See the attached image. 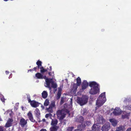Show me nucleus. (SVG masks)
Masks as SVG:
<instances>
[{
	"label": "nucleus",
	"instance_id": "7ed1b4c3",
	"mask_svg": "<svg viewBox=\"0 0 131 131\" xmlns=\"http://www.w3.org/2000/svg\"><path fill=\"white\" fill-rule=\"evenodd\" d=\"M56 114L57 117L60 120L63 119L66 116V112L63 109L59 110L57 111Z\"/></svg>",
	"mask_w": 131,
	"mask_h": 131
},
{
	"label": "nucleus",
	"instance_id": "79ce46f5",
	"mask_svg": "<svg viewBox=\"0 0 131 131\" xmlns=\"http://www.w3.org/2000/svg\"><path fill=\"white\" fill-rule=\"evenodd\" d=\"M125 107L127 109L129 110H131V105H130L127 106H126Z\"/></svg>",
	"mask_w": 131,
	"mask_h": 131
},
{
	"label": "nucleus",
	"instance_id": "6ab92c4d",
	"mask_svg": "<svg viewBox=\"0 0 131 131\" xmlns=\"http://www.w3.org/2000/svg\"><path fill=\"white\" fill-rule=\"evenodd\" d=\"M125 114L124 115H122V118L123 119L125 118L128 119V116L130 115V113H127L125 112Z\"/></svg>",
	"mask_w": 131,
	"mask_h": 131
},
{
	"label": "nucleus",
	"instance_id": "20e7f679",
	"mask_svg": "<svg viewBox=\"0 0 131 131\" xmlns=\"http://www.w3.org/2000/svg\"><path fill=\"white\" fill-rule=\"evenodd\" d=\"M99 86L94 87L90 89L89 93L92 94H95L99 92Z\"/></svg>",
	"mask_w": 131,
	"mask_h": 131
},
{
	"label": "nucleus",
	"instance_id": "4c0bfd02",
	"mask_svg": "<svg viewBox=\"0 0 131 131\" xmlns=\"http://www.w3.org/2000/svg\"><path fill=\"white\" fill-rule=\"evenodd\" d=\"M64 98L63 97H62L61 99V101L60 102V104L62 105L64 103Z\"/></svg>",
	"mask_w": 131,
	"mask_h": 131
},
{
	"label": "nucleus",
	"instance_id": "c85d7f7f",
	"mask_svg": "<svg viewBox=\"0 0 131 131\" xmlns=\"http://www.w3.org/2000/svg\"><path fill=\"white\" fill-rule=\"evenodd\" d=\"M49 103V100L48 99H46L44 103V105L45 106H48Z\"/></svg>",
	"mask_w": 131,
	"mask_h": 131
},
{
	"label": "nucleus",
	"instance_id": "09e8293b",
	"mask_svg": "<svg viewBox=\"0 0 131 131\" xmlns=\"http://www.w3.org/2000/svg\"><path fill=\"white\" fill-rule=\"evenodd\" d=\"M48 72V75H49V76H51V71H49V72Z\"/></svg>",
	"mask_w": 131,
	"mask_h": 131
},
{
	"label": "nucleus",
	"instance_id": "4468645a",
	"mask_svg": "<svg viewBox=\"0 0 131 131\" xmlns=\"http://www.w3.org/2000/svg\"><path fill=\"white\" fill-rule=\"evenodd\" d=\"M27 116H28L29 119L31 122L35 123L36 122V121L34 119L32 115L30 112H29L27 114Z\"/></svg>",
	"mask_w": 131,
	"mask_h": 131
},
{
	"label": "nucleus",
	"instance_id": "2eb2a0df",
	"mask_svg": "<svg viewBox=\"0 0 131 131\" xmlns=\"http://www.w3.org/2000/svg\"><path fill=\"white\" fill-rule=\"evenodd\" d=\"M89 86L91 88H92L94 87L99 86V84L95 81L90 82L89 83Z\"/></svg>",
	"mask_w": 131,
	"mask_h": 131
},
{
	"label": "nucleus",
	"instance_id": "0eeeda50",
	"mask_svg": "<svg viewBox=\"0 0 131 131\" xmlns=\"http://www.w3.org/2000/svg\"><path fill=\"white\" fill-rule=\"evenodd\" d=\"M110 124L109 123H106L102 127V131H108L110 128Z\"/></svg>",
	"mask_w": 131,
	"mask_h": 131
},
{
	"label": "nucleus",
	"instance_id": "ea45409f",
	"mask_svg": "<svg viewBox=\"0 0 131 131\" xmlns=\"http://www.w3.org/2000/svg\"><path fill=\"white\" fill-rule=\"evenodd\" d=\"M37 70V68L35 67L34 68L32 69H30L28 71V72H29V71L31 72L32 71H36Z\"/></svg>",
	"mask_w": 131,
	"mask_h": 131
},
{
	"label": "nucleus",
	"instance_id": "f257e3e1",
	"mask_svg": "<svg viewBox=\"0 0 131 131\" xmlns=\"http://www.w3.org/2000/svg\"><path fill=\"white\" fill-rule=\"evenodd\" d=\"M106 100L105 97V92L102 93L98 98L96 101V105L98 106H102L105 102Z\"/></svg>",
	"mask_w": 131,
	"mask_h": 131
},
{
	"label": "nucleus",
	"instance_id": "a211bd4d",
	"mask_svg": "<svg viewBox=\"0 0 131 131\" xmlns=\"http://www.w3.org/2000/svg\"><path fill=\"white\" fill-rule=\"evenodd\" d=\"M35 76L38 79H43V75L41 73L38 72L35 74Z\"/></svg>",
	"mask_w": 131,
	"mask_h": 131
},
{
	"label": "nucleus",
	"instance_id": "c756f323",
	"mask_svg": "<svg viewBox=\"0 0 131 131\" xmlns=\"http://www.w3.org/2000/svg\"><path fill=\"white\" fill-rule=\"evenodd\" d=\"M73 128V127H68L66 128V131H72Z\"/></svg>",
	"mask_w": 131,
	"mask_h": 131
},
{
	"label": "nucleus",
	"instance_id": "c03bdc74",
	"mask_svg": "<svg viewBox=\"0 0 131 131\" xmlns=\"http://www.w3.org/2000/svg\"><path fill=\"white\" fill-rule=\"evenodd\" d=\"M0 131H3V128L2 126H0Z\"/></svg>",
	"mask_w": 131,
	"mask_h": 131
},
{
	"label": "nucleus",
	"instance_id": "393cba45",
	"mask_svg": "<svg viewBox=\"0 0 131 131\" xmlns=\"http://www.w3.org/2000/svg\"><path fill=\"white\" fill-rule=\"evenodd\" d=\"M78 86H79L76 83H74L73 84L72 90L74 92L76 91L77 89L78 88Z\"/></svg>",
	"mask_w": 131,
	"mask_h": 131
},
{
	"label": "nucleus",
	"instance_id": "a878e982",
	"mask_svg": "<svg viewBox=\"0 0 131 131\" xmlns=\"http://www.w3.org/2000/svg\"><path fill=\"white\" fill-rule=\"evenodd\" d=\"M42 97L44 99L46 98L48 96V94L46 91H44L42 93Z\"/></svg>",
	"mask_w": 131,
	"mask_h": 131
},
{
	"label": "nucleus",
	"instance_id": "58836bf2",
	"mask_svg": "<svg viewBox=\"0 0 131 131\" xmlns=\"http://www.w3.org/2000/svg\"><path fill=\"white\" fill-rule=\"evenodd\" d=\"M55 106V103L54 102H52L51 103L49 106L50 107L53 108Z\"/></svg>",
	"mask_w": 131,
	"mask_h": 131
},
{
	"label": "nucleus",
	"instance_id": "4be33fe9",
	"mask_svg": "<svg viewBox=\"0 0 131 131\" xmlns=\"http://www.w3.org/2000/svg\"><path fill=\"white\" fill-rule=\"evenodd\" d=\"M58 127L57 126H52L50 128V131H57Z\"/></svg>",
	"mask_w": 131,
	"mask_h": 131
},
{
	"label": "nucleus",
	"instance_id": "37998d69",
	"mask_svg": "<svg viewBox=\"0 0 131 131\" xmlns=\"http://www.w3.org/2000/svg\"><path fill=\"white\" fill-rule=\"evenodd\" d=\"M52 114H47L45 115V117L46 118H48L49 116H51Z\"/></svg>",
	"mask_w": 131,
	"mask_h": 131
},
{
	"label": "nucleus",
	"instance_id": "b1692460",
	"mask_svg": "<svg viewBox=\"0 0 131 131\" xmlns=\"http://www.w3.org/2000/svg\"><path fill=\"white\" fill-rule=\"evenodd\" d=\"M110 121L111 123L114 126H116L117 124L116 121L114 119H110Z\"/></svg>",
	"mask_w": 131,
	"mask_h": 131
},
{
	"label": "nucleus",
	"instance_id": "6e6552de",
	"mask_svg": "<svg viewBox=\"0 0 131 131\" xmlns=\"http://www.w3.org/2000/svg\"><path fill=\"white\" fill-rule=\"evenodd\" d=\"M32 107H38L40 103L35 100H32L30 103Z\"/></svg>",
	"mask_w": 131,
	"mask_h": 131
},
{
	"label": "nucleus",
	"instance_id": "7c9ffc66",
	"mask_svg": "<svg viewBox=\"0 0 131 131\" xmlns=\"http://www.w3.org/2000/svg\"><path fill=\"white\" fill-rule=\"evenodd\" d=\"M52 108L49 106V108H47V111L50 113H52L53 112V110L52 109Z\"/></svg>",
	"mask_w": 131,
	"mask_h": 131
},
{
	"label": "nucleus",
	"instance_id": "5fc2aeb1",
	"mask_svg": "<svg viewBox=\"0 0 131 131\" xmlns=\"http://www.w3.org/2000/svg\"><path fill=\"white\" fill-rule=\"evenodd\" d=\"M41 121H40V120H39V121H38V122H40Z\"/></svg>",
	"mask_w": 131,
	"mask_h": 131
},
{
	"label": "nucleus",
	"instance_id": "72a5a7b5",
	"mask_svg": "<svg viewBox=\"0 0 131 131\" xmlns=\"http://www.w3.org/2000/svg\"><path fill=\"white\" fill-rule=\"evenodd\" d=\"M30 98V95H27V99L28 101V102L29 103H30V102H31V101H31Z\"/></svg>",
	"mask_w": 131,
	"mask_h": 131
},
{
	"label": "nucleus",
	"instance_id": "423d86ee",
	"mask_svg": "<svg viewBox=\"0 0 131 131\" xmlns=\"http://www.w3.org/2000/svg\"><path fill=\"white\" fill-rule=\"evenodd\" d=\"M75 121L77 122L82 123L84 121V118L82 116L78 115L75 117Z\"/></svg>",
	"mask_w": 131,
	"mask_h": 131
},
{
	"label": "nucleus",
	"instance_id": "603ef678",
	"mask_svg": "<svg viewBox=\"0 0 131 131\" xmlns=\"http://www.w3.org/2000/svg\"><path fill=\"white\" fill-rule=\"evenodd\" d=\"M42 121L43 122H45L46 121V120L45 118H43L42 119Z\"/></svg>",
	"mask_w": 131,
	"mask_h": 131
},
{
	"label": "nucleus",
	"instance_id": "3c124183",
	"mask_svg": "<svg viewBox=\"0 0 131 131\" xmlns=\"http://www.w3.org/2000/svg\"><path fill=\"white\" fill-rule=\"evenodd\" d=\"M5 72H6V74H8L9 73V71H6Z\"/></svg>",
	"mask_w": 131,
	"mask_h": 131
},
{
	"label": "nucleus",
	"instance_id": "e433bc0d",
	"mask_svg": "<svg viewBox=\"0 0 131 131\" xmlns=\"http://www.w3.org/2000/svg\"><path fill=\"white\" fill-rule=\"evenodd\" d=\"M1 97V101L5 103V99L4 98V96L2 95H1L0 96Z\"/></svg>",
	"mask_w": 131,
	"mask_h": 131
},
{
	"label": "nucleus",
	"instance_id": "f704fd0d",
	"mask_svg": "<svg viewBox=\"0 0 131 131\" xmlns=\"http://www.w3.org/2000/svg\"><path fill=\"white\" fill-rule=\"evenodd\" d=\"M61 96V92L59 91L58 92L57 94V99H59Z\"/></svg>",
	"mask_w": 131,
	"mask_h": 131
},
{
	"label": "nucleus",
	"instance_id": "bb28decb",
	"mask_svg": "<svg viewBox=\"0 0 131 131\" xmlns=\"http://www.w3.org/2000/svg\"><path fill=\"white\" fill-rule=\"evenodd\" d=\"M77 80V84L79 86H80L81 83V80L80 78L79 77H78L76 79Z\"/></svg>",
	"mask_w": 131,
	"mask_h": 131
},
{
	"label": "nucleus",
	"instance_id": "412c9836",
	"mask_svg": "<svg viewBox=\"0 0 131 131\" xmlns=\"http://www.w3.org/2000/svg\"><path fill=\"white\" fill-rule=\"evenodd\" d=\"M36 64L37 66L36 67L37 68V69H39L40 67L42 66V62L38 60V61L37 62Z\"/></svg>",
	"mask_w": 131,
	"mask_h": 131
},
{
	"label": "nucleus",
	"instance_id": "5701e85b",
	"mask_svg": "<svg viewBox=\"0 0 131 131\" xmlns=\"http://www.w3.org/2000/svg\"><path fill=\"white\" fill-rule=\"evenodd\" d=\"M88 113L87 110L86 108H84L81 111V113L83 116L86 115Z\"/></svg>",
	"mask_w": 131,
	"mask_h": 131
},
{
	"label": "nucleus",
	"instance_id": "2f4dec72",
	"mask_svg": "<svg viewBox=\"0 0 131 131\" xmlns=\"http://www.w3.org/2000/svg\"><path fill=\"white\" fill-rule=\"evenodd\" d=\"M52 87L54 88H56L57 87V84L56 83H54L53 81L51 84Z\"/></svg>",
	"mask_w": 131,
	"mask_h": 131
},
{
	"label": "nucleus",
	"instance_id": "aec40b11",
	"mask_svg": "<svg viewBox=\"0 0 131 131\" xmlns=\"http://www.w3.org/2000/svg\"><path fill=\"white\" fill-rule=\"evenodd\" d=\"M35 113L36 116L38 118H39L40 114V111L38 108H36L35 110Z\"/></svg>",
	"mask_w": 131,
	"mask_h": 131
},
{
	"label": "nucleus",
	"instance_id": "473e14b6",
	"mask_svg": "<svg viewBox=\"0 0 131 131\" xmlns=\"http://www.w3.org/2000/svg\"><path fill=\"white\" fill-rule=\"evenodd\" d=\"M124 127L122 126H120L117 128V129L120 130L121 131H123Z\"/></svg>",
	"mask_w": 131,
	"mask_h": 131
},
{
	"label": "nucleus",
	"instance_id": "4d7b16f0",
	"mask_svg": "<svg viewBox=\"0 0 131 131\" xmlns=\"http://www.w3.org/2000/svg\"><path fill=\"white\" fill-rule=\"evenodd\" d=\"M26 130V129H25V130Z\"/></svg>",
	"mask_w": 131,
	"mask_h": 131
},
{
	"label": "nucleus",
	"instance_id": "ddd939ff",
	"mask_svg": "<svg viewBox=\"0 0 131 131\" xmlns=\"http://www.w3.org/2000/svg\"><path fill=\"white\" fill-rule=\"evenodd\" d=\"M86 126L85 124H82L78 125V129H76L74 131H82L85 128Z\"/></svg>",
	"mask_w": 131,
	"mask_h": 131
},
{
	"label": "nucleus",
	"instance_id": "f03ea898",
	"mask_svg": "<svg viewBox=\"0 0 131 131\" xmlns=\"http://www.w3.org/2000/svg\"><path fill=\"white\" fill-rule=\"evenodd\" d=\"M88 99L89 97L87 95H83L81 97H78L77 102L81 106H83L87 103Z\"/></svg>",
	"mask_w": 131,
	"mask_h": 131
},
{
	"label": "nucleus",
	"instance_id": "f8f14e48",
	"mask_svg": "<svg viewBox=\"0 0 131 131\" xmlns=\"http://www.w3.org/2000/svg\"><path fill=\"white\" fill-rule=\"evenodd\" d=\"M46 82V84L47 85V87L50 89V84H52V82L53 81L52 79L51 78H47L45 80Z\"/></svg>",
	"mask_w": 131,
	"mask_h": 131
},
{
	"label": "nucleus",
	"instance_id": "dca6fc26",
	"mask_svg": "<svg viewBox=\"0 0 131 131\" xmlns=\"http://www.w3.org/2000/svg\"><path fill=\"white\" fill-rule=\"evenodd\" d=\"M92 129L94 131H98L99 129V126L96 124H94L92 127Z\"/></svg>",
	"mask_w": 131,
	"mask_h": 131
},
{
	"label": "nucleus",
	"instance_id": "a18cd8bd",
	"mask_svg": "<svg viewBox=\"0 0 131 131\" xmlns=\"http://www.w3.org/2000/svg\"><path fill=\"white\" fill-rule=\"evenodd\" d=\"M126 131H131V128H128Z\"/></svg>",
	"mask_w": 131,
	"mask_h": 131
},
{
	"label": "nucleus",
	"instance_id": "de8ad7c7",
	"mask_svg": "<svg viewBox=\"0 0 131 131\" xmlns=\"http://www.w3.org/2000/svg\"><path fill=\"white\" fill-rule=\"evenodd\" d=\"M40 131H47L45 129H41Z\"/></svg>",
	"mask_w": 131,
	"mask_h": 131
},
{
	"label": "nucleus",
	"instance_id": "6e6d98bb",
	"mask_svg": "<svg viewBox=\"0 0 131 131\" xmlns=\"http://www.w3.org/2000/svg\"><path fill=\"white\" fill-rule=\"evenodd\" d=\"M5 1H7L8 0H4Z\"/></svg>",
	"mask_w": 131,
	"mask_h": 131
},
{
	"label": "nucleus",
	"instance_id": "864d4df0",
	"mask_svg": "<svg viewBox=\"0 0 131 131\" xmlns=\"http://www.w3.org/2000/svg\"><path fill=\"white\" fill-rule=\"evenodd\" d=\"M115 131H121L120 130H119L118 129H117V128L116 129V130H115Z\"/></svg>",
	"mask_w": 131,
	"mask_h": 131
},
{
	"label": "nucleus",
	"instance_id": "39448f33",
	"mask_svg": "<svg viewBox=\"0 0 131 131\" xmlns=\"http://www.w3.org/2000/svg\"><path fill=\"white\" fill-rule=\"evenodd\" d=\"M27 123V120H26L23 118H21L19 122V124H20L22 127H25Z\"/></svg>",
	"mask_w": 131,
	"mask_h": 131
},
{
	"label": "nucleus",
	"instance_id": "a19ab883",
	"mask_svg": "<svg viewBox=\"0 0 131 131\" xmlns=\"http://www.w3.org/2000/svg\"><path fill=\"white\" fill-rule=\"evenodd\" d=\"M85 124L86 125L88 126L90 125L91 124V122L90 121H87L86 122Z\"/></svg>",
	"mask_w": 131,
	"mask_h": 131
},
{
	"label": "nucleus",
	"instance_id": "9d476101",
	"mask_svg": "<svg viewBox=\"0 0 131 131\" xmlns=\"http://www.w3.org/2000/svg\"><path fill=\"white\" fill-rule=\"evenodd\" d=\"M88 83L86 80H84L82 85V90H84L86 89L88 87Z\"/></svg>",
	"mask_w": 131,
	"mask_h": 131
},
{
	"label": "nucleus",
	"instance_id": "9b49d317",
	"mask_svg": "<svg viewBox=\"0 0 131 131\" xmlns=\"http://www.w3.org/2000/svg\"><path fill=\"white\" fill-rule=\"evenodd\" d=\"M113 113L115 115H118L121 114L122 111L119 108H116Z\"/></svg>",
	"mask_w": 131,
	"mask_h": 131
},
{
	"label": "nucleus",
	"instance_id": "49530a36",
	"mask_svg": "<svg viewBox=\"0 0 131 131\" xmlns=\"http://www.w3.org/2000/svg\"><path fill=\"white\" fill-rule=\"evenodd\" d=\"M128 101V99H125L123 101L124 102V103Z\"/></svg>",
	"mask_w": 131,
	"mask_h": 131
},
{
	"label": "nucleus",
	"instance_id": "f3484780",
	"mask_svg": "<svg viewBox=\"0 0 131 131\" xmlns=\"http://www.w3.org/2000/svg\"><path fill=\"white\" fill-rule=\"evenodd\" d=\"M58 123V121L56 119H52L51 125L52 126H57V125Z\"/></svg>",
	"mask_w": 131,
	"mask_h": 131
},
{
	"label": "nucleus",
	"instance_id": "cd10ccee",
	"mask_svg": "<svg viewBox=\"0 0 131 131\" xmlns=\"http://www.w3.org/2000/svg\"><path fill=\"white\" fill-rule=\"evenodd\" d=\"M39 69H40V72L42 73H44L47 71L46 69H45L42 66L40 67Z\"/></svg>",
	"mask_w": 131,
	"mask_h": 131
},
{
	"label": "nucleus",
	"instance_id": "1a4fd4ad",
	"mask_svg": "<svg viewBox=\"0 0 131 131\" xmlns=\"http://www.w3.org/2000/svg\"><path fill=\"white\" fill-rule=\"evenodd\" d=\"M13 121V120L12 119L9 118L5 124V127H9L11 126L12 125Z\"/></svg>",
	"mask_w": 131,
	"mask_h": 131
},
{
	"label": "nucleus",
	"instance_id": "c9c22d12",
	"mask_svg": "<svg viewBox=\"0 0 131 131\" xmlns=\"http://www.w3.org/2000/svg\"><path fill=\"white\" fill-rule=\"evenodd\" d=\"M47 71L49 72V71H51L52 70V68L51 66H49V67L47 68V69H46Z\"/></svg>",
	"mask_w": 131,
	"mask_h": 131
},
{
	"label": "nucleus",
	"instance_id": "8fccbe9b",
	"mask_svg": "<svg viewBox=\"0 0 131 131\" xmlns=\"http://www.w3.org/2000/svg\"><path fill=\"white\" fill-rule=\"evenodd\" d=\"M47 78H47L46 76L45 75L44 76H43V79H45V80H46V79H47Z\"/></svg>",
	"mask_w": 131,
	"mask_h": 131
}]
</instances>
